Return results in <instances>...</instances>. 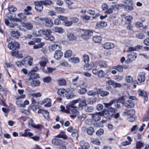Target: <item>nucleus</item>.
<instances>
[{
  "mask_svg": "<svg viewBox=\"0 0 149 149\" xmlns=\"http://www.w3.org/2000/svg\"><path fill=\"white\" fill-rule=\"evenodd\" d=\"M133 18L132 16H127L125 17L124 18L123 17V19L121 20L122 24H125V21L126 20L127 22H128V23H130V22H131V20Z\"/></svg>",
  "mask_w": 149,
  "mask_h": 149,
  "instance_id": "22",
  "label": "nucleus"
},
{
  "mask_svg": "<svg viewBox=\"0 0 149 149\" xmlns=\"http://www.w3.org/2000/svg\"><path fill=\"white\" fill-rule=\"evenodd\" d=\"M41 1L42 5H50L53 3L52 1L49 0Z\"/></svg>",
  "mask_w": 149,
  "mask_h": 149,
  "instance_id": "32",
  "label": "nucleus"
},
{
  "mask_svg": "<svg viewBox=\"0 0 149 149\" xmlns=\"http://www.w3.org/2000/svg\"><path fill=\"white\" fill-rule=\"evenodd\" d=\"M97 100V98L96 97H94L89 98L88 101L89 102L90 104H93L94 102H96Z\"/></svg>",
  "mask_w": 149,
  "mask_h": 149,
  "instance_id": "49",
  "label": "nucleus"
},
{
  "mask_svg": "<svg viewBox=\"0 0 149 149\" xmlns=\"http://www.w3.org/2000/svg\"><path fill=\"white\" fill-rule=\"evenodd\" d=\"M67 4L68 5V8L70 9H73L74 8V7L72 6L71 5L73 3L72 1H71L70 0H68L66 1Z\"/></svg>",
  "mask_w": 149,
  "mask_h": 149,
  "instance_id": "50",
  "label": "nucleus"
},
{
  "mask_svg": "<svg viewBox=\"0 0 149 149\" xmlns=\"http://www.w3.org/2000/svg\"><path fill=\"white\" fill-rule=\"evenodd\" d=\"M144 146L143 143L139 141L136 143V148L137 149H141L143 148Z\"/></svg>",
  "mask_w": 149,
  "mask_h": 149,
  "instance_id": "34",
  "label": "nucleus"
},
{
  "mask_svg": "<svg viewBox=\"0 0 149 149\" xmlns=\"http://www.w3.org/2000/svg\"><path fill=\"white\" fill-rule=\"evenodd\" d=\"M43 80L45 82L48 83L50 82L51 80V78L50 77H47L44 78Z\"/></svg>",
  "mask_w": 149,
  "mask_h": 149,
  "instance_id": "63",
  "label": "nucleus"
},
{
  "mask_svg": "<svg viewBox=\"0 0 149 149\" xmlns=\"http://www.w3.org/2000/svg\"><path fill=\"white\" fill-rule=\"evenodd\" d=\"M99 66L101 68H106L107 65L106 62L104 61H101L99 63Z\"/></svg>",
  "mask_w": 149,
  "mask_h": 149,
  "instance_id": "43",
  "label": "nucleus"
},
{
  "mask_svg": "<svg viewBox=\"0 0 149 149\" xmlns=\"http://www.w3.org/2000/svg\"><path fill=\"white\" fill-rule=\"evenodd\" d=\"M136 37L140 39H143L145 38L144 34L142 33H138L136 35Z\"/></svg>",
  "mask_w": 149,
  "mask_h": 149,
  "instance_id": "41",
  "label": "nucleus"
},
{
  "mask_svg": "<svg viewBox=\"0 0 149 149\" xmlns=\"http://www.w3.org/2000/svg\"><path fill=\"white\" fill-rule=\"evenodd\" d=\"M104 130L102 129H100L96 132V134L98 136L102 135L103 134Z\"/></svg>",
  "mask_w": 149,
  "mask_h": 149,
  "instance_id": "56",
  "label": "nucleus"
},
{
  "mask_svg": "<svg viewBox=\"0 0 149 149\" xmlns=\"http://www.w3.org/2000/svg\"><path fill=\"white\" fill-rule=\"evenodd\" d=\"M55 10L58 13H64L65 11L64 9L61 7H56L55 8Z\"/></svg>",
  "mask_w": 149,
  "mask_h": 149,
  "instance_id": "45",
  "label": "nucleus"
},
{
  "mask_svg": "<svg viewBox=\"0 0 149 149\" xmlns=\"http://www.w3.org/2000/svg\"><path fill=\"white\" fill-rule=\"evenodd\" d=\"M94 132V129L92 127H88L87 130V133L90 135H92Z\"/></svg>",
  "mask_w": 149,
  "mask_h": 149,
  "instance_id": "44",
  "label": "nucleus"
},
{
  "mask_svg": "<svg viewBox=\"0 0 149 149\" xmlns=\"http://www.w3.org/2000/svg\"><path fill=\"white\" fill-rule=\"evenodd\" d=\"M45 45V43L44 42H40L39 44H38L37 45L33 46V48L35 49H38L42 47Z\"/></svg>",
  "mask_w": 149,
  "mask_h": 149,
  "instance_id": "48",
  "label": "nucleus"
},
{
  "mask_svg": "<svg viewBox=\"0 0 149 149\" xmlns=\"http://www.w3.org/2000/svg\"><path fill=\"white\" fill-rule=\"evenodd\" d=\"M64 23L65 24V25L67 26H70L72 25V22L71 21H68L67 20V19L64 22Z\"/></svg>",
  "mask_w": 149,
  "mask_h": 149,
  "instance_id": "61",
  "label": "nucleus"
},
{
  "mask_svg": "<svg viewBox=\"0 0 149 149\" xmlns=\"http://www.w3.org/2000/svg\"><path fill=\"white\" fill-rule=\"evenodd\" d=\"M69 60L72 63H77L79 61V59L78 57L71 58Z\"/></svg>",
  "mask_w": 149,
  "mask_h": 149,
  "instance_id": "42",
  "label": "nucleus"
},
{
  "mask_svg": "<svg viewBox=\"0 0 149 149\" xmlns=\"http://www.w3.org/2000/svg\"><path fill=\"white\" fill-rule=\"evenodd\" d=\"M84 84V83H83V84H81L79 86L81 89L79 90L78 92L81 94H84L86 93L87 91L86 88L83 87V85Z\"/></svg>",
  "mask_w": 149,
  "mask_h": 149,
  "instance_id": "21",
  "label": "nucleus"
},
{
  "mask_svg": "<svg viewBox=\"0 0 149 149\" xmlns=\"http://www.w3.org/2000/svg\"><path fill=\"white\" fill-rule=\"evenodd\" d=\"M55 70V68L48 67L47 70L43 69V70L44 72L47 73H48L52 72L53 71Z\"/></svg>",
  "mask_w": 149,
  "mask_h": 149,
  "instance_id": "35",
  "label": "nucleus"
},
{
  "mask_svg": "<svg viewBox=\"0 0 149 149\" xmlns=\"http://www.w3.org/2000/svg\"><path fill=\"white\" fill-rule=\"evenodd\" d=\"M29 74L30 75L29 78L28 80V82H30L31 80L33 79H37L39 78L40 76L38 74L35 73V72H33L32 71H30Z\"/></svg>",
  "mask_w": 149,
  "mask_h": 149,
  "instance_id": "8",
  "label": "nucleus"
},
{
  "mask_svg": "<svg viewBox=\"0 0 149 149\" xmlns=\"http://www.w3.org/2000/svg\"><path fill=\"white\" fill-rule=\"evenodd\" d=\"M72 136L73 138V139H77L78 136V132L77 130L76 129L73 130L72 134Z\"/></svg>",
  "mask_w": 149,
  "mask_h": 149,
  "instance_id": "38",
  "label": "nucleus"
},
{
  "mask_svg": "<svg viewBox=\"0 0 149 149\" xmlns=\"http://www.w3.org/2000/svg\"><path fill=\"white\" fill-rule=\"evenodd\" d=\"M109 94V92L108 91L102 90L101 93V96L102 97H104L107 96Z\"/></svg>",
  "mask_w": 149,
  "mask_h": 149,
  "instance_id": "55",
  "label": "nucleus"
},
{
  "mask_svg": "<svg viewBox=\"0 0 149 149\" xmlns=\"http://www.w3.org/2000/svg\"><path fill=\"white\" fill-rule=\"evenodd\" d=\"M42 114L45 119L48 120H49L50 119L49 112L45 110L44 111H43Z\"/></svg>",
  "mask_w": 149,
  "mask_h": 149,
  "instance_id": "39",
  "label": "nucleus"
},
{
  "mask_svg": "<svg viewBox=\"0 0 149 149\" xmlns=\"http://www.w3.org/2000/svg\"><path fill=\"white\" fill-rule=\"evenodd\" d=\"M80 145L82 148L84 149H88L90 147L89 144L84 141H82L80 142Z\"/></svg>",
  "mask_w": 149,
  "mask_h": 149,
  "instance_id": "19",
  "label": "nucleus"
},
{
  "mask_svg": "<svg viewBox=\"0 0 149 149\" xmlns=\"http://www.w3.org/2000/svg\"><path fill=\"white\" fill-rule=\"evenodd\" d=\"M52 142L53 144L55 146H61L63 144L62 140L59 138L53 139Z\"/></svg>",
  "mask_w": 149,
  "mask_h": 149,
  "instance_id": "9",
  "label": "nucleus"
},
{
  "mask_svg": "<svg viewBox=\"0 0 149 149\" xmlns=\"http://www.w3.org/2000/svg\"><path fill=\"white\" fill-rule=\"evenodd\" d=\"M32 59L31 58V57L30 56H27L23 59V61L25 65L28 64L30 66L32 65Z\"/></svg>",
  "mask_w": 149,
  "mask_h": 149,
  "instance_id": "18",
  "label": "nucleus"
},
{
  "mask_svg": "<svg viewBox=\"0 0 149 149\" xmlns=\"http://www.w3.org/2000/svg\"><path fill=\"white\" fill-rule=\"evenodd\" d=\"M125 9L127 11H131L134 9L132 6L130 5H126L125 6Z\"/></svg>",
  "mask_w": 149,
  "mask_h": 149,
  "instance_id": "58",
  "label": "nucleus"
},
{
  "mask_svg": "<svg viewBox=\"0 0 149 149\" xmlns=\"http://www.w3.org/2000/svg\"><path fill=\"white\" fill-rule=\"evenodd\" d=\"M81 30L84 32V33L82 34L81 37L85 40H88L89 38V37L93 35V32L91 30L81 29Z\"/></svg>",
  "mask_w": 149,
  "mask_h": 149,
  "instance_id": "2",
  "label": "nucleus"
},
{
  "mask_svg": "<svg viewBox=\"0 0 149 149\" xmlns=\"http://www.w3.org/2000/svg\"><path fill=\"white\" fill-rule=\"evenodd\" d=\"M145 73L143 72L139 73L137 77L138 81L140 83H142L144 82L145 80Z\"/></svg>",
  "mask_w": 149,
  "mask_h": 149,
  "instance_id": "15",
  "label": "nucleus"
},
{
  "mask_svg": "<svg viewBox=\"0 0 149 149\" xmlns=\"http://www.w3.org/2000/svg\"><path fill=\"white\" fill-rule=\"evenodd\" d=\"M8 10L10 12H14L17 10V9L14 6H10L8 8Z\"/></svg>",
  "mask_w": 149,
  "mask_h": 149,
  "instance_id": "53",
  "label": "nucleus"
},
{
  "mask_svg": "<svg viewBox=\"0 0 149 149\" xmlns=\"http://www.w3.org/2000/svg\"><path fill=\"white\" fill-rule=\"evenodd\" d=\"M135 111L134 109H131L127 111V116L133 117L135 115Z\"/></svg>",
  "mask_w": 149,
  "mask_h": 149,
  "instance_id": "47",
  "label": "nucleus"
},
{
  "mask_svg": "<svg viewBox=\"0 0 149 149\" xmlns=\"http://www.w3.org/2000/svg\"><path fill=\"white\" fill-rule=\"evenodd\" d=\"M124 106L126 107L129 108L133 107L134 106V102L131 100L127 101L124 103Z\"/></svg>",
  "mask_w": 149,
  "mask_h": 149,
  "instance_id": "10",
  "label": "nucleus"
},
{
  "mask_svg": "<svg viewBox=\"0 0 149 149\" xmlns=\"http://www.w3.org/2000/svg\"><path fill=\"white\" fill-rule=\"evenodd\" d=\"M126 81L128 83H130L133 80V77L131 75L128 76L126 78Z\"/></svg>",
  "mask_w": 149,
  "mask_h": 149,
  "instance_id": "59",
  "label": "nucleus"
},
{
  "mask_svg": "<svg viewBox=\"0 0 149 149\" xmlns=\"http://www.w3.org/2000/svg\"><path fill=\"white\" fill-rule=\"evenodd\" d=\"M107 25V23L106 22H101L97 23L96 27V28H101L106 27Z\"/></svg>",
  "mask_w": 149,
  "mask_h": 149,
  "instance_id": "20",
  "label": "nucleus"
},
{
  "mask_svg": "<svg viewBox=\"0 0 149 149\" xmlns=\"http://www.w3.org/2000/svg\"><path fill=\"white\" fill-rule=\"evenodd\" d=\"M100 112H97L91 114L90 115L92 116V119L93 121H100L101 119V116L100 113Z\"/></svg>",
  "mask_w": 149,
  "mask_h": 149,
  "instance_id": "7",
  "label": "nucleus"
},
{
  "mask_svg": "<svg viewBox=\"0 0 149 149\" xmlns=\"http://www.w3.org/2000/svg\"><path fill=\"white\" fill-rule=\"evenodd\" d=\"M23 26L27 29L29 30H31L33 28L32 24L29 23H24L23 24Z\"/></svg>",
  "mask_w": 149,
  "mask_h": 149,
  "instance_id": "33",
  "label": "nucleus"
},
{
  "mask_svg": "<svg viewBox=\"0 0 149 149\" xmlns=\"http://www.w3.org/2000/svg\"><path fill=\"white\" fill-rule=\"evenodd\" d=\"M98 77L100 78L103 77L105 76V73L104 71L102 70L99 71L97 74Z\"/></svg>",
  "mask_w": 149,
  "mask_h": 149,
  "instance_id": "52",
  "label": "nucleus"
},
{
  "mask_svg": "<svg viewBox=\"0 0 149 149\" xmlns=\"http://www.w3.org/2000/svg\"><path fill=\"white\" fill-rule=\"evenodd\" d=\"M26 13H21L18 14H17V16L19 18L24 19L26 17Z\"/></svg>",
  "mask_w": 149,
  "mask_h": 149,
  "instance_id": "60",
  "label": "nucleus"
},
{
  "mask_svg": "<svg viewBox=\"0 0 149 149\" xmlns=\"http://www.w3.org/2000/svg\"><path fill=\"white\" fill-rule=\"evenodd\" d=\"M19 44L18 42L14 41L13 42H11L8 45V47L12 50H15L19 48Z\"/></svg>",
  "mask_w": 149,
  "mask_h": 149,
  "instance_id": "5",
  "label": "nucleus"
},
{
  "mask_svg": "<svg viewBox=\"0 0 149 149\" xmlns=\"http://www.w3.org/2000/svg\"><path fill=\"white\" fill-rule=\"evenodd\" d=\"M11 36L15 37L16 38H18L20 36V33L17 31H12L11 32Z\"/></svg>",
  "mask_w": 149,
  "mask_h": 149,
  "instance_id": "30",
  "label": "nucleus"
},
{
  "mask_svg": "<svg viewBox=\"0 0 149 149\" xmlns=\"http://www.w3.org/2000/svg\"><path fill=\"white\" fill-rule=\"evenodd\" d=\"M58 84L61 86H65L66 84V81L64 79L58 80Z\"/></svg>",
  "mask_w": 149,
  "mask_h": 149,
  "instance_id": "46",
  "label": "nucleus"
},
{
  "mask_svg": "<svg viewBox=\"0 0 149 149\" xmlns=\"http://www.w3.org/2000/svg\"><path fill=\"white\" fill-rule=\"evenodd\" d=\"M66 91L64 88L59 89L57 91L58 95L61 97H64V94L66 93Z\"/></svg>",
  "mask_w": 149,
  "mask_h": 149,
  "instance_id": "25",
  "label": "nucleus"
},
{
  "mask_svg": "<svg viewBox=\"0 0 149 149\" xmlns=\"http://www.w3.org/2000/svg\"><path fill=\"white\" fill-rule=\"evenodd\" d=\"M65 96L66 98L67 99H72L73 97L74 94L73 93L66 91Z\"/></svg>",
  "mask_w": 149,
  "mask_h": 149,
  "instance_id": "36",
  "label": "nucleus"
},
{
  "mask_svg": "<svg viewBox=\"0 0 149 149\" xmlns=\"http://www.w3.org/2000/svg\"><path fill=\"white\" fill-rule=\"evenodd\" d=\"M127 57L128 58L125 62L128 63L129 62L131 63L137 57V55L134 52H131L127 56Z\"/></svg>",
  "mask_w": 149,
  "mask_h": 149,
  "instance_id": "4",
  "label": "nucleus"
},
{
  "mask_svg": "<svg viewBox=\"0 0 149 149\" xmlns=\"http://www.w3.org/2000/svg\"><path fill=\"white\" fill-rule=\"evenodd\" d=\"M63 55V53L61 50H56L54 54V57L55 58L58 60Z\"/></svg>",
  "mask_w": 149,
  "mask_h": 149,
  "instance_id": "11",
  "label": "nucleus"
},
{
  "mask_svg": "<svg viewBox=\"0 0 149 149\" xmlns=\"http://www.w3.org/2000/svg\"><path fill=\"white\" fill-rule=\"evenodd\" d=\"M18 25L15 23H10L8 26L10 28H15V27H17V28L20 29L19 26H18Z\"/></svg>",
  "mask_w": 149,
  "mask_h": 149,
  "instance_id": "40",
  "label": "nucleus"
},
{
  "mask_svg": "<svg viewBox=\"0 0 149 149\" xmlns=\"http://www.w3.org/2000/svg\"><path fill=\"white\" fill-rule=\"evenodd\" d=\"M87 94L91 96H94L96 95V91L91 90L88 91L87 93Z\"/></svg>",
  "mask_w": 149,
  "mask_h": 149,
  "instance_id": "64",
  "label": "nucleus"
},
{
  "mask_svg": "<svg viewBox=\"0 0 149 149\" xmlns=\"http://www.w3.org/2000/svg\"><path fill=\"white\" fill-rule=\"evenodd\" d=\"M79 102L78 100H73L72 102H71L69 103L68 106L66 107V108H67V109H65V107L63 105H61L60 106V108L61 109V111L64 112H65L68 113H70V108H76L77 107L74 106L75 104L78 103Z\"/></svg>",
  "mask_w": 149,
  "mask_h": 149,
  "instance_id": "1",
  "label": "nucleus"
},
{
  "mask_svg": "<svg viewBox=\"0 0 149 149\" xmlns=\"http://www.w3.org/2000/svg\"><path fill=\"white\" fill-rule=\"evenodd\" d=\"M44 33L43 35L45 36V38L46 40L50 41H53L54 40V37L51 35L52 32L50 29H45Z\"/></svg>",
  "mask_w": 149,
  "mask_h": 149,
  "instance_id": "3",
  "label": "nucleus"
},
{
  "mask_svg": "<svg viewBox=\"0 0 149 149\" xmlns=\"http://www.w3.org/2000/svg\"><path fill=\"white\" fill-rule=\"evenodd\" d=\"M54 31L55 32L62 33L64 31V30L62 28L60 27H55L54 28Z\"/></svg>",
  "mask_w": 149,
  "mask_h": 149,
  "instance_id": "29",
  "label": "nucleus"
},
{
  "mask_svg": "<svg viewBox=\"0 0 149 149\" xmlns=\"http://www.w3.org/2000/svg\"><path fill=\"white\" fill-rule=\"evenodd\" d=\"M68 39L70 41L75 40L77 39L76 36L73 33L71 32H68L67 34Z\"/></svg>",
  "mask_w": 149,
  "mask_h": 149,
  "instance_id": "12",
  "label": "nucleus"
},
{
  "mask_svg": "<svg viewBox=\"0 0 149 149\" xmlns=\"http://www.w3.org/2000/svg\"><path fill=\"white\" fill-rule=\"evenodd\" d=\"M83 59L85 63H88L89 59V56L88 55H84L83 57Z\"/></svg>",
  "mask_w": 149,
  "mask_h": 149,
  "instance_id": "54",
  "label": "nucleus"
},
{
  "mask_svg": "<svg viewBox=\"0 0 149 149\" xmlns=\"http://www.w3.org/2000/svg\"><path fill=\"white\" fill-rule=\"evenodd\" d=\"M93 41L95 43L100 42L102 40V38L101 36H95L93 38Z\"/></svg>",
  "mask_w": 149,
  "mask_h": 149,
  "instance_id": "28",
  "label": "nucleus"
},
{
  "mask_svg": "<svg viewBox=\"0 0 149 149\" xmlns=\"http://www.w3.org/2000/svg\"><path fill=\"white\" fill-rule=\"evenodd\" d=\"M72 54V52L70 50H68L66 51L64 53V56L65 58H68L70 57Z\"/></svg>",
  "mask_w": 149,
  "mask_h": 149,
  "instance_id": "37",
  "label": "nucleus"
},
{
  "mask_svg": "<svg viewBox=\"0 0 149 149\" xmlns=\"http://www.w3.org/2000/svg\"><path fill=\"white\" fill-rule=\"evenodd\" d=\"M87 105L86 103V100L84 99L83 100L80 102L79 104V108L80 110H82L84 107H85Z\"/></svg>",
  "mask_w": 149,
  "mask_h": 149,
  "instance_id": "23",
  "label": "nucleus"
},
{
  "mask_svg": "<svg viewBox=\"0 0 149 149\" xmlns=\"http://www.w3.org/2000/svg\"><path fill=\"white\" fill-rule=\"evenodd\" d=\"M44 21H45L46 25L49 28L52 27L53 25V23L51 19L45 17Z\"/></svg>",
  "mask_w": 149,
  "mask_h": 149,
  "instance_id": "13",
  "label": "nucleus"
},
{
  "mask_svg": "<svg viewBox=\"0 0 149 149\" xmlns=\"http://www.w3.org/2000/svg\"><path fill=\"white\" fill-rule=\"evenodd\" d=\"M100 113L101 116H104L105 118H109L110 116H111V115L108 110H104L102 112H100Z\"/></svg>",
  "mask_w": 149,
  "mask_h": 149,
  "instance_id": "17",
  "label": "nucleus"
},
{
  "mask_svg": "<svg viewBox=\"0 0 149 149\" xmlns=\"http://www.w3.org/2000/svg\"><path fill=\"white\" fill-rule=\"evenodd\" d=\"M32 81L31 82V86L33 87H35L39 86L40 82L38 80H31Z\"/></svg>",
  "mask_w": 149,
  "mask_h": 149,
  "instance_id": "24",
  "label": "nucleus"
},
{
  "mask_svg": "<svg viewBox=\"0 0 149 149\" xmlns=\"http://www.w3.org/2000/svg\"><path fill=\"white\" fill-rule=\"evenodd\" d=\"M29 103V102L28 100H25L23 104H19L20 107H22L25 108L26 107L25 105L28 104Z\"/></svg>",
  "mask_w": 149,
  "mask_h": 149,
  "instance_id": "62",
  "label": "nucleus"
},
{
  "mask_svg": "<svg viewBox=\"0 0 149 149\" xmlns=\"http://www.w3.org/2000/svg\"><path fill=\"white\" fill-rule=\"evenodd\" d=\"M114 69L120 72H122L123 70V66L121 65H118L115 67Z\"/></svg>",
  "mask_w": 149,
  "mask_h": 149,
  "instance_id": "51",
  "label": "nucleus"
},
{
  "mask_svg": "<svg viewBox=\"0 0 149 149\" xmlns=\"http://www.w3.org/2000/svg\"><path fill=\"white\" fill-rule=\"evenodd\" d=\"M31 10V7L28 6H27L26 8L24 9V13H26V14L27 15H31L32 14V13H30L28 12L29 11Z\"/></svg>",
  "mask_w": 149,
  "mask_h": 149,
  "instance_id": "31",
  "label": "nucleus"
},
{
  "mask_svg": "<svg viewBox=\"0 0 149 149\" xmlns=\"http://www.w3.org/2000/svg\"><path fill=\"white\" fill-rule=\"evenodd\" d=\"M84 110L87 112H92L94 110V109L93 107L87 105L85 107Z\"/></svg>",
  "mask_w": 149,
  "mask_h": 149,
  "instance_id": "26",
  "label": "nucleus"
},
{
  "mask_svg": "<svg viewBox=\"0 0 149 149\" xmlns=\"http://www.w3.org/2000/svg\"><path fill=\"white\" fill-rule=\"evenodd\" d=\"M139 95L140 96H143L144 97V102L147 101L148 100L147 95L146 92L144 90H139L138 91Z\"/></svg>",
  "mask_w": 149,
  "mask_h": 149,
  "instance_id": "14",
  "label": "nucleus"
},
{
  "mask_svg": "<svg viewBox=\"0 0 149 149\" xmlns=\"http://www.w3.org/2000/svg\"><path fill=\"white\" fill-rule=\"evenodd\" d=\"M34 4L35 5V8L37 11L40 12L42 10L43 6L41 1L34 2Z\"/></svg>",
  "mask_w": 149,
  "mask_h": 149,
  "instance_id": "6",
  "label": "nucleus"
},
{
  "mask_svg": "<svg viewBox=\"0 0 149 149\" xmlns=\"http://www.w3.org/2000/svg\"><path fill=\"white\" fill-rule=\"evenodd\" d=\"M103 47L105 49H111L114 47V45L113 43L110 42H107L103 45Z\"/></svg>",
  "mask_w": 149,
  "mask_h": 149,
  "instance_id": "16",
  "label": "nucleus"
},
{
  "mask_svg": "<svg viewBox=\"0 0 149 149\" xmlns=\"http://www.w3.org/2000/svg\"><path fill=\"white\" fill-rule=\"evenodd\" d=\"M56 137L58 138H60L66 139L67 138V136L66 135L65 133L64 132H61L59 134H58Z\"/></svg>",
  "mask_w": 149,
  "mask_h": 149,
  "instance_id": "27",
  "label": "nucleus"
},
{
  "mask_svg": "<svg viewBox=\"0 0 149 149\" xmlns=\"http://www.w3.org/2000/svg\"><path fill=\"white\" fill-rule=\"evenodd\" d=\"M114 103V101L113 100L111 101L108 103H105L104 104L105 105V107L106 108H109L111 107L110 106Z\"/></svg>",
  "mask_w": 149,
  "mask_h": 149,
  "instance_id": "57",
  "label": "nucleus"
}]
</instances>
